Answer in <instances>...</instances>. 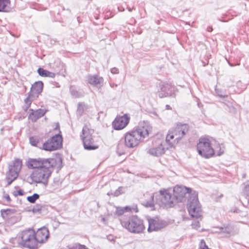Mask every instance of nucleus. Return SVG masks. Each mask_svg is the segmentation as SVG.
<instances>
[{
    "label": "nucleus",
    "instance_id": "obj_1",
    "mask_svg": "<svg viewBox=\"0 0 249 249\" xmlns=\"http://www.w3.org/2000/svg\"><path fill=\"white\" fill-rule=\"evenodd\" d=\"M149 135V127L146 124H140L137 128L126 132L124 135L125 145L128 148H134Z\"/></svg>",
    "mask_w": 249,
    "mask_h": 249
},
{
    "label": "nucleus",
    "instance_id": "obj_2",
    "mask_svg": "<svg viewBox=\"0 0 249 249\" xmlns=\"http://www.w3.org/2000/svg\"><path fill=\"white\" fill-rule=\"evenodd\" d=\"M189 129L186 124H178L171 128L166 135L165 143L168 144L167 149L172 148L177 144L188 132Z\"/></svg>",
    "mask_w": 249,
    "mask_h": 249
},
{
    "label": "nucleus",
    "instance_id": "obj_3",
    "mask_svg": "<svg viewBox=\"0 0 249 249\" xmlns=\"http://www.w3.org/2000/svg\"><path fill=\"white\" fill-rule=\"evenodd\" d=\"M120 221L122 226L132 233H141L145 229L143 221L136 215H132L128 219L122 218Z\"/></svg>",
    "mask_w": 249,
    "mask_h": 249
},
{
    "label": "nucleus",
    "instance_id": "obj_4",
    "mask_svg": "<svg viewBox=\"0 0 249 249\" xmlns=\"http://www.w3.org/2000/svg\"><path fill=\"white\" fill-rule=\"evenodd\" d=\"M188 211L190 215L196 218L202 216V211L198 199V193L193 191L189 198Z\"/></svg>",
    "mask_w": 249,
    "mask_h": 249
},
{
    "label": "nucleus",
    "instance_id": "obj_5",
    "mask_svg": "<svg viewBox=\"0 0 249 249\" xmlns=\"http://www.w3.org/2000/svg\"><path fill=\"white\" fill-rule=\"evenodd\" d=\"M94 130L89 128L87 125H85L82 129V134L80 135L83 142L84 147L87 150H93L98 148L93 139Z\"/></svg>",
    "mask_w": 249,
    "mask_h": 249
},
{
    "label": "nucleus",
    "instance_id": "obj_6",
    "mask_svg": "<svg viewBox=\"0 0 249 249\" xmlns=\"http://www.w3.org/2000/svg\"><path fill=\"white\" fill-rule=\"evenodd\" d=\"M20 236L21 241L20 245L30 249H37L38 247L35 237V231L31 229L22 231Z\"/></svg>",
    "mask_w": 249,
    "mask_h": 249
},
{
    "label": "nucleus",
    "instance_id": "obj_7",
    "mask_svg": "<svg viewBox=\"0 0 249 249\" xmlns=\"http://www.w3.org/2000/svg\"><path fill=\"white\" fill-rule=\"evenodd\" d=\"M197 152L201 156L209 159L214 155V149L210 140L207 138H200L197 144Z\"/></svg>",
    "mask_w": 249,
    "mask_h": 249
},
{
    "label": "nucleus",
    "instance_id": "obj_8",
    "mask_svg": "<svg viewBox=\"0 0 249 249\" xmlns=\"http://www.w3.org/2000/svg\"><path fill=\"white\" fill-rule=\"evenodd\" d=\"M53 167H42L36 169L31 175L33 181L36 183H42L44 185L48 184V179L51 176Z\"/></svg>",
    "mask_w": 249,
    "mask_h": 249
},
{
    "label": "nucleus",
    "instance_id": "obj_9",
    "mask_svg": "<svg viewBox=\"0 0 249 249\" xmlns=\"http://www.w3.org/2000/svg\"><path fill=\"white\" fill-rule=\"evenodd\" d=\"M175 197L167 190L160 191V194L156 199V203L160 207L169 208L173 207L175 203Z\"/></svg>",
    "mask_w": 249,
    "mask_h": 249
},
{
    "label": "nucleus",
    "instance_id": "obj_10",
    "mask_svg": "<svg viewBox=\"0 0 249 249\" xmlns=\"http://www.w3.org/2000/svg\"><path fill=\"white\" fill-rule=\"evenodd\" d=\"M43 87V83L42 81L36 82L32 85L28 96L24 99V102L26 105L25 110L30 107L33 100L37 98L41 93Z\"/></svg>",
    "mask_w": 249,
    "mask_h": 249
},
{
    "label": "nucleus",
    "instance_id": "obj_11",
    "mask_svg": "<svg viewBox=\"0 0 249 249\" xmlns=\"http://www.w3.org/2000/svg\"><path fill=\"white\" fill-rule=\"evenodd\" d=\"M21 166L22 161L19 159L15 160L12 164L9 166V170L6 177L8 185H10L18 178Z\"/></svg>",
    "mask_w": 249,
    "mask_h": 249
},
{
    "label": "nucleus",
    "instance_id": "obj_12",
    "mask_svg": "<svg viewBox=\"0 0 249 249\" xmlns=\"http://www.w3.org/2000/svg\"><path fill=\"white\" fill-rule=\"evenodd\" d=\"M62 145V137L59 134L53 136L50 139L44 142L42 149L45 151H54L60 148Z\"/></svg>",
    "mask_w": 249,
    "mask_h": 249
},
{
    "label": "nucleus",
    "instance_id": "obj_13",
    "mask_svg": "<svg viewBox=\"0 0 249 249\" xmlns=\"http://www.w3.org/2000/svg\"><path fill=\"white\" fill-rule=\"evenodd\" d=\"M54 163L53 159H29L27 163V166L29 168L38 169L42 167H53Z\"/></svg>",
    "mask_w": 249,
    "mask_h": 249
},
{
    "label": "nucleus",
    "instance_id": "obj_14",
    "mask_svg": "<svg viewBox=\"0 0 249 249\" xmlns=\"http://www.w3.org/2000/svg\"><path fill=\"white\" fill-rule=\"evenodd\" d=\"M167 147L168 145L166 147L165 146L164 143L155 142L148 146L145 150L146 153L151 156L159 157L165 153L166 150L168 149Z\"/></svg>",
    "mask_w": 249,
    "mask_h": 249
},
{
    "label": "nucleus",
    "instance_id": "obj_15",
    "mask_svg": "<svg viewBox=\"0 0 249 249\" xmlns=\"http://www.w3.org/2000/svg\"><path fill=\"white\" fill-rule=\"evenodd\" d=\"M175 88L170 84L161 82L159 84L157 94L160 98L173 96L174 93Z\"/></svg>",
    "mask_w": 249,
    "mask_h": 249
},
{
    "label": "nucleus",
    "instance_id": "obj_16",
    "mask_svg": "<svg viewBox=\"0 0 249 249\" xmlns=\"http://www.w3.org/2000/svg\"><path fill=\"white\" fill-rule=\"evenodd\" d=\"M174 197L176 198L178 201L181 202L183 198L188 195L189 197L191 196L192 192L190 188H187L181 186H176L174 188Z\"/></svg>",
    "mask_w": 249,
    "mask_h": 249
},
{
    "label": "nucleus",
    "instance_id": "obj_17",
    "mask_svg": "<svg viewBox=\"0 0 249 249\" xmlns=\"http://www.w3.org/2000/svg\"><path fill=\"white\" fill-rule=\"evenodd\" d=\"M148 221L149 226L148 231L149 232L157 231L167 225V223L166 221L160 220L158 218H150L148 219Z\"/></svg>",
    "mask_w": 249,
    "mask_h": 249
},
{
    "label": "nucleus",
    "instance_id": "obj_18",
    "mask_svg": "<svg viewBox=\"0 0 249 249\" xmlns=\"http://www.w3.org/2000/svg\"><path fill=\"white\" fill-rule=\"evenodd\" d=\"M129 120L130 118L127 114L117 116L112 123L114 129L121 130L124 128L129 123Z\"/></svg>",
    "mask_w": 249,
    "mask_h": 249
},
{
    "label": "nucleus",
    "instance_id": "obj_19",
    "mask_svg": "<svg viewBox=\"0 0 249 249\" xmlns=\"http://www.w3.org/2000/svg\"><path fill=\"white\" fill-rule=\"evenodd\" d=\"M217 229L219 231L216 232L221 234L223 237H229L237 233V231L235 229L234 227L231 224L218 227Z\"/></svg>",
    "mask_w": 249,
    "mask_h": 249
},
{
    "label": "nucleus",
    "instance_id": "obj_20",
    "mask_svg": "<svg viewBox=\"0 0 249 249\" xmlns=\"http://www.w3.org/2000/svg\"><path fill=\"white\" fill-rule=\"evenodd\" d=\"M49 236V230L46 227H42L38 229L36 232H35L36 239L37 241V245L38 243H44L47 241Z\"/></svg>",
    "mask_w": 249,
    "mask_h": 249
},
{
    "label": "nucleus",
    "instance_id": "obj_21",
    "mask_svg": "<svg viewBox=\"0 0 249 249\" xmlns=\"http://www.w3.org/2000/svg\"><path fill=\"white\" fill-rule=\"evenodd\" d=\"M30 111L29 118L33 122L36 121L38 119L43 116L46 113V111L42 109L36 110L31 109Z\"/></svg>",
    "mask_w": 249,
    "mask_h": 249
},
{
    "label": "nucleus",
    "instance_id": "obj_22",
    "mask_svg": "<svg viewBox=\"0 0 249 249\" xmlns=\"http://www.w3.org/2000/svg\"><path fill=\"white\" fill-rule=\"evenodd\" d=\"M88 81L90 85L98 87L103 83L104 79L102 77L97 75H89L88 77Z\"/></svg>",
    "mask_w": 249,
    "mask_h": 249
},
{
    "label": "nucleus",
    "instance_id": "obj_23",
    "mask_svg": "<svg viewBox=\"0 0 249 249\" xmlns=\"http://www.w3.org/2000/svg\"><path fill=\"white\" fill-rule=\"evenodd\" d=\"M125 212H131L137 213L138 212V209L137 206H134L133 207L125 206L124 208L118 207L116 208V214L118 215H121L123 214Z\"/></svg>",
    "mask_w": 249,
    "mask_h": 249
},
{
    "label": "nucleus",
    "instance_id": "obj_24",
    "mask_svg": "<svg viewBox=\"0 0 249 249\" xmlns=\"http://www.w3.org/2000/svg\"><path fill=\"white\" fill-rule=\"evenodd\" d=\"M16 213V210L15 209H2L0 211L1 215L4 219H8L13 217Z\"/></svg>",
    "mask_w": 249,
    "mask_h": 249
},
{
    "label": "nucleus",
    "instance_id": "obj_25",
    "mask_svg": "<svg viewBox=\"0 0 249 249\" xmlns=\"http://www.w3.org/2000/svg\"><path fill=\"white\" fill-rule=\"evenodd\" d=\"M37 72L38 74L42 77L54 78L55 76V73L50 72L41 68L38 69Z\"/></svg>",
    "mask_w": 249,
    "mask_h": 249
},
{
    "label": "nucleus",
    "instance_id": "obj_26",
    "mask_svg": "<svg viewBox=\"0 0 249 249\" xmlns=\"http://www.w3.org/2000/svg\"><path fill=\"white\" fill-rule=\"evenodd\" d=\"M30 143V144L35 146H36L39 147L40 148H42V144L40 143V139L39 138L36 136H32L30 137L29 138Z\"/></svg>",
    "mask_w": 249,
    "mask_h": 249
},
{
    "label": "nucleus",
    "instance_id": "obj_27",
    "mask_svg": "<svg viewBox=\"0 0 249 249\" xmlns=\"http://www.w3.org/2000/svg\"><path fill=\"white\" fill-rule=\"evenodd\" d=\"M10 0H0V12H8Z\"/></svg>",
    "mask_w": 249,
    "mask_h": 249
},
{
    "label": "nucleus",
    "instance_id": "obj_28",
    "mask_svg": "<svg viewBox=\"0 0 249 249\" xmlns=\"http://www.w3.org/2000/svg\"><path fill=\"white\" fill-rule=\"evenodd\" d=\"M225 147L222 144H218L214 149V155L220 156L224 153Z\"/></svg>",
    "mask_w": 249,
    "mask_h": 249
},
{
    "label": "nucleus",
    "instance_id": "obj_29",
    "mask_svg": "<svg viewBox=\"0 0 249 249\" xmlns=\"http://www.w3.org/2000/svg\"><path fill=\"white\" fill-rule=\"evenodd\" d=\"M39 197V195L36 193L34 194L32 196H28L27 198V200L31 203H34Z\"/></svg>",
    "mask_w": 249,
    "mask_h": 249
},
{
    "label": "nucleus",
    "instance_id": "obj_30",
    "mask_svg": "<svg viewBox=\"0 0 249 249\" xmlns=\"http://www.w3.org/2000/svg\"><path fill=\"white\" fill-rule=\"evenodd\" d=\"M243 192L246 198L249 200V182H247L245 184Z\"/></svg>",
    "mask_w": 249,
    "mask_h": 249
},
{
    "label": "nucleus",
    "instance_id": "obj_31",
    "mask_svg": "<svg viewBox=\"0 0 249 249\" xmlns=\"http://www.w3.org/2000/svg\"><path fill=\"white\" fill-rule=\"evenodd\" d=\"M122 187H119L114 193L108 192L107 195L109 196L112 195L113 196H117L122 193Z\"/></svg>",
    "mask_w": 249,
    "mask_h": 249
},
{
    "label": "nucleus",
    "instance_id": "obj_32",
    "mask_svg": "<svg viewBox=\"0 0 249 249\" xmlns=\"http://www.w3.org/2000/svg\"><path fill=\"white\" fill-rule=\"evenodd\" d=\"M153 199L154 195H152L151 196V200L146 202L144 205L147 207H153L154 206Z\"/></svg>",
    "mask_w": 249,
    "mask_h": 249
},
{
    "label": "nucleus",
    "instance_id": "obj_33",
    "mask_svg": "<svg viewBox=\"0 0 249 249\" xmlns=\"http://www.w3.org/2000/svg\"><path fill=\"white\" fill-rule=\"evenodd\" d=\"M70 90L71 94L74 97L77 98L81 96V94L76 90L71 89Z\"/></svg>",
    "mask_w": 249,
    "mask_h": 249
},
{
    "label": "nucleus",
    "instance_id": "obj_34",
    "mask_svg": "<svg viewBox=\"0 0 249 249\" xmlns=\"http://www.w3.org/2000/svg\"><path fill=\"white\" fill-rule=\"evenodd\" d=\"M42 206L40 204H36L33 208L34 213L39 212L42 209Z\"/></svg>",
    "mask_w": 249,
    "mask_h": 249
},
{
    "label": "nucleus",
    "instance_id": "obj_35",
    "mask_svg": "<svg viewBox=\"0 0 249 249\" xmlns=\"http://www.w3.org/2000/svg\"><path fill=\"white\" fill-rule=\"evenodd\" d=\"M199 248L200 249H211L208 247V246L206 245V243L203 239H202L200 241L199 244Z\"/></svg>",
    "mask_w": 249,
    "mask_h": 249
},
{
    "label": "nucleus",
    "instance_id": "obj_36",
    "mask_svg": "<svg viewBox=\"0 0 249 249\" xmlns=\"http://www.w3.org/2000/svg\"><path fill=\"white\" fill-rule=\"evenodd\" d=\"M13 194L14 196H22L24 195V192L22 190L14 191Z\"/></svg>",
    "mask_w": 249,
    "mask_h": 249
},
{
    "label": "nucleus",
    "instance_id": "obj_37",
    "mask_svg": "<svg viewBox=\"0 0 249 249\" xmlns=\"http://www.w3.org/2000/svg\"><path fill=\"white\" fill-rule=\"evenodd\" d=\"M110 71L112 74H118L119 72V70L115 67L111 69Z\"/></svg>",
    "mask_w": 249,
    "mask_h": 249
},
{
    "label": "nucleus",
    "instance_id": "obj_38",
    "mask_svg": "<svg viewBox=\"0 0 249 249\" xmlns=\"http://www.w3.org/2000/svg\"><path fill=\"white\" fill-rule=\"evenodd\" d=\"M75 249H88L85 246L82 245H78L75 246Z\"/></svg>",
    "mask_w": 249,
    "mask_h": 249
},
{
    "label": "nucleus",
    "instance_id": "obj_39",
    "mask_svg": "<svg viewBox=\"0 0 249 249\" xmlns=\"http://www.w3.org/2000/svg\"><path fill=\"white\" fill-rule=\"evenodd\" d=\"M53 183L56 186H59L61 184V182L58 178H55L53 180Z\"/></svg>",
    "mask_w": 249,
    "mask_h": 249
},
{
    "label": "nucleus",
    "instance_id": "obj_40",
    "mask_svg": "<svg viewBox=\"0 0 249 249\" xmlns=\"http://www.w3.org/2000/svg\"><path fill=\"white\" fill-rule=\"evenodd\" d=\"M216 93L217 94V95L220 97H227V95L225 94H222L221 93H219L218 90H216Z\"/></svg>",
    "mask_w": 249,
    "mask_h": 249
},
{
    "label": "nucleus",
    "instance_id": "obj_41",
    "mask_svg": "<svg viewBox=\"0 0 249 249\" xmlns=\"http://www.w3.org/2000/svg\"><path fill=\"white\" fill-rule=\"evenodd\" d=\"M4 197L8 202H10L11 201V198L8 194L5 195Z\"/></svg>",
    "mask_w": 249,
    "mask_h": 249
},
{
    "label": "nucleus",
    "instance_id": "obj_42",
    "mask_svg": "<svg viewBox=\"0 0 249 249\" xmlns=\"http://www.w3.org/2000/svg\"><path fill=\"white\" fill-rule=\"evenodd\" d=\"M207 31L209 32H211L213 31V28L212 27H208L207 29Z\"/></svg>",
    "mask_w": 249,
    "mask_h": 249
},
{
    "label": "nucleus",
    "instance_id": "obj_43",
    "mask_svg": "<svg viewBox=\"0 0 249 249\" xmlns=\"http://www.w3.org/2000/svg\"><path fill=\"white\" fill-rule=\"evenodd\" d=\"M166 109H171V107L169 105H166Z\"/></svg>",
    "mask_w": 249,
    "mask_h": 249
},
{
    "label": "nucleus",
    "instance_id": "obj_44",
    "mask_svg": "<svg viewBox=\"0 0 249 249\" xmlns=\"http://www.w3.org/2000/svg\"><path fill=\"white\" fill-rule=\"evenodd\" d=\"M127 9L129 12H131L132 11V8H130L129 7H127Z\"/></svg>",
    "mask_w": 249,
    "mask_h": 249
},
{
    "label": "nucleus",
    "instance_id": "obj_45",
    "mask_svg": "<svg viewBox=\"0 0 249 249\" xmlns=\"http://www.w3.org/2000/svg\"><path fill=\"white\" fill-rule=\"evenodd\" d=\"M199 224V222L197 221V222H195L194 224V225H196V226H197V225Z\"/></svg>",
    "mask_w": 249,
    "mask_h": 249
},
{
    "label": "nucleus",
    "instance_id": "obj_46",
    "mask_svg": "<svg viewBox=\"0 0 249 249\" xmlns=\"http://www.w3.org/2000/svg\"><path fill=\"white\" fill-rule=\"evenodd\" d=\"M119 10L121 11H124V8L121 9V10L120 9V8H118Z\"/></svg>",
    "mask_w": 249,
    "mask_h": 249
},
{
    "label": "nucleus",
    "instance_id": "obj_47",
    "mask_svg": "<svg viewBox=\"0 0 249 249\" xmlns=\"http://www.w3.org/2000/svg\"><path fill=\"white\" fill-rule=\"evenodd\" d=\"M119 10L121 11H124V8L121 9V10L120 9V8H118Z\"/></svg>",
    "mask_w": 249,
    "mask_h": 249
},
{
    "label": "nucleus",
    "instance_id": "obj_48",
    "mask_svg": "<svg viewBox=\"0 0 249 249\" xmlns=\"http://www.w3.org/2000/svg\"><path fill=\"white\" fill-rule=\"evenodd\" d=\"M132 10H135V7H134V6H133V7L132 8Z\"/></svg>",
    "mask_w": 249,
    "mask_h": 249
},
{
    "label": "nucleus",
    "instance_id": "obj_49",
    "mask_svg": "<svg viewBox=\"0 0 249 249\" xmlns=\"http://www.w3.org/2000/svg\"><path fill=\"white\" fill-rule=\"evenodd\" d=\"M245 176H246V175H243V178H245Z\"/></svg>",
    "mask_w": 249,
    "mask_h": 249
}]
</instances>
